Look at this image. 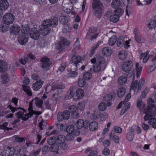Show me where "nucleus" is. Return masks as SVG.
<instances>
[{"instance_id": "obj_1", "label": "nucleus", "mask_w": 156, "mask_h": 156, "mask_svg": "<svg viewBox=\"0 0 156 156\" xmlns=\"http://www.w3.org/2000/svg\"><path fill=\"white\" fill-rule=\"evenodd\" d=\"M58 18L53 19L44 20L42 23V27L40 29V33L41 35L45 36L49 34L51 30V27H55L58 24Z\"/></svg>"}, {"instance_id": "obj_2", "label": "nucleus", "mask_w": 156, "mask_h": 156, "mask_svg": "<svg viewBox=\"0 0 156 156\" xmlns=\"http://www.w3.org/2000/svg\"><path fill=\"white\" fill-rule=\"evenodd\" d=\"M20 148V146L16 147L15 148L12 147H6L2 152V156H12L16 151L19 154Z\"/></svg>"}, {"instance_id": "obj_3", "label": "nucleus", "mask_w": 156, "mask_h": 156, "mask_svg": "<svg viewBox=\"0 0 156 156\" xmlns=\"http://www.w3.org/2000/svg\"><path fill=\"white\" fill-rule=\"evenodd\" d=\"M133 65L132 61H128L125 62L122 66V70L126 72V76L127 77L130 78L133 75V72L131 70Z\"/></svg>"}, {"instance_id": "obj_4", "label": "nucleus", "mask_w": 156, "mask_h": 156, "mask_svg": "<svg viewBox=\"0 0 156 156\" xmlns=\"http://www.w3.org/2000/svg\"><path fill=\"white\" fill-rule=\"evenodd\" d=\"M28 28L24 27H23L22 33H20L18 38L19 42L22 45L25 44L28 41V34L29 32Z\"/></svg>"}, {"instance_id": "obj_5", "label": "nucleus", "mask_w": 156, "mask_h": 156, "mask_svg": "<svg viewBox=\"0 0 156 156\" xmlns=\"http://www.w3.org/2000/svg\"><path fill=\"white\" fill-rule=\"evenodd\" d=\"M28 113L23 114L22 118V119L24 121L28 120L29 118H30L33 115L35 114L37 115H40L41 114V112L33 110V105L32 102L29 103V107L28 108Z\"/></svg>"}, {"instance_id": "obj_6", "label": "nucleus", "mask_w": 156, "mask_h": 156, "mask_svg": "<svg viewBox=\"0 0 156 156\" xmlns=\"http://www.w3.org/2000/svg\"><path fill=\"white\" fill-rule=\"evenodd\" d=\"M92 8L95 10L94 15L100 18L102 14V7L103 6L102 4L100 1L93 3L92 4Z\"/></svg>"}, {"instance_id": "obj_7", "label": "nucleus", "mask_w": 156, "mask_h": 156, "mask_svg": "<svg viewBox=\"0 0 156 156\" xmlns=\"http://www.w3.org/2000/svg\"><path fill=\"white\" fill-rule=\"evenodd\" d=\"M70 116L69 112L68 110H65L63 112H58L57 118L58 121H62L63 120H67L69 119Z\"/></svg>"}, {"instance_id": "obj_8", "label": "nucleus", "mask_w": 156, "mask_h": 156, "mask_svg": "<svg viewBox=\"0 0 156 156\" xmlns=\"http://www.w3.org/2000/svg\"><path fill=\"white\" fill-rule=\"evenodd\" d=\"M147 102L148 106L147 107V109L145 110V112L148 113L151 112V114L152 115L154 112L156 111V108L153 104L154 101L152 99L149 98L148 99Z\"/></svg>"}, {"instance_id": "obj_9", "label": "nucleus", "mask_w": 156, "mask_h": 156, "mask_svg": "<svg viewBox=\"0 0 156 156\" xmlns=\"http://www.w3.org/2000/svg\"><path fill=\"white\" fill-rule=\"evenodd\" d=\"M14 18V15L12 13H7L4 16L3 21L4 24L9 25L13 23Z\"/></svg>"}, {"instance_id": "obj_10", "label": "nucleus", "mask_w": 156, "mask_h": 156, "mask_svg": "<svg viewBox=\"0 0 156 156\" xmlns=\"http://www.w3.org/2000/svg\"><path fill=\"white\" fill-rule=\"evenodd\" d=\"M51 87V89L50 90L51 91H52L57 89L55 94H53V98H54L55 100L56 101L58 100L59 99V97L58 96V89L64 88V86L62 84L58 85L57 84H56L54 85H52Z\"/></svg>"}, {"instance_id": "obj_11", "label": "nucleus", "mask_w": 156, "mask_h": 156, "mask_svg": "<svg viewBox=\"0 0 156 156\" xmlns=\"http://www.w3.org/2000/svg\"><path fill=\"white\" fill-rule=\"evenodd\" d=\"M8 107L11 110L12 113L15 112L19 109H21V110L19 111L18 112L16 113L17 117L19 118H22L24 114V112L25 111V109L23 108H15L11 105H9L8 106Z\"/></svg>"}, {"instance_id": "obj_12", "label": "nucleus", "mask_w": 156, "mask_h": 156, "mask_svg": "<svg viewBox=\"0 0 156 156\" xmlns=\"http://www.w3.org/2000/svg\"><path fill=\"white\" fill-rule=\"evenodd\" d=\"M106 67L105 60L101 62L100 63H96L94 65L93 70L95 73H98L100 71L101 69L104 70Z\"/></svg>"}, {"instance_id": "obj_13", "label": "nucleus", "mask_w": 156, "mask_h": 156, "mask_svg": "<svg viewBox=\"0 0 156 156\" xmlns=\"http://www.w3.org/2000/svg\"><path fill=\"white\" fill-rule=\"evenodd\" d=\"M69 44L70 42L66 39L63 38L60 42L56 44V48L57 49H60L61 50H63L66 47L69 46Z\"/></svg>"}, {"instance_id": "obj_14", "label": "nucleus", "mask_w": 156, "mask_h": 156, "mask_svg": "<svg viewBox=\"0 0 156 156\" xmlns=\"http://www.w3.org/2000/svg\"><path fill=\"white\" fill-rule=\"evenodd\" d=\"M42 64V68L44 70H47L49 69L51 63L49 59L46 57L42 58L41 59Z\"/></svg>"}, {"instance_id": "obj_15", "label": "nucleus", "mask_w": 156, "mask_h": 156, "mask_svg": "<svg viewBox=\"0 0 156 156\" xmlns=\"http://www.w3.org/2000/svg\"><path fill=\"white\" fill-rule=\"evenodd\" d=\"M154 58L151 60L153 62V65L151 66L147 70L148 73H150L153 71L156 67V49L154 50L151 55Z\"/></svg>"}, {"instance_id": "obj_16", "label": "nucleus", "mask_w": 156, "mask_h": 156, "mask_svg": "<svg viewBox=\"0 0 156 156\" xmlns=\"http://www.w3.org/2000/svg\"><path fill=\"white\" fill-rule=\"evenodd\" d=\"M29 34L30 37L34 40L37 39L40 34L41 35L40 33V30L38 31L35 27L31 29Z\"/></svg>"}, {"instance_id": "obj_17", "label": "nucleus", "mask_w": 156, "mask_h": 156, "mask_svg": "<svg viewBox=\"0 0 156 156\" xmlns=\"http://www.w3.org/2000/svg\"><path fill=\"white\" fill-rule=\"evenodd\" d=\"M50 150L51 151L55 152L57 154H60L62 153L61 150L59 148V145L57 144L51 146Z\"/></svg>"}, {"instance_id": "obj_18", "label": "nucleus", "mask_w": 156, "mask_h": 156, "mask_svg": "<svg viewBox=\"0 0 156 156\" xmlns=\"http://www.w3.org/2000/svg\"><path fill=\"white\" fill-rule=\"evenodd\" d=\"M145 104L142 101L141 99H138L137 103L136 106L139 110L143 112L144 113H147V112H145V109H147V108H145Z\"/></svg>"}, {"instance_id": "obj_19", "label": "nucleus", "mask_w": 156, "mask_h": 156, "mask_svg": "<svg viewBox=\"0 0 156 156\" xmlns=\"http://www.w3.org/2000/svg\"><path fill=\"white\" fill-rule=\"evenodd\" d=\"M30 102H32V103L33 102L34 103L36 106L38 108H41L42 107L43 101L41 99L39 98H35L31 101H30L29 103Z\"/></svg>"}, {"instance_id": "obj_20", "label": "nucleus", "mask_w": 156, "mask_h": 156, "mask_svg": "<svg viewBox=\"0 0 156 156\" xmlns=\"http://www.w3.org/2000/svg\"><path fill=\"white\" fill-rule=\"evenodd\" d=\"M43 83V81L40 80L37 81L33 84L32 88L34 90H37L42 87Z\"/></svg>"}, {"instance_id": "obj_21", "label": "nucleus", "mask_w": 156, "mask_h": 156, "mask_svg": "<svg viewBox=\"0 0 156 156\" xmlns=\"http://www.w3.org/2000/svg\"><path fill=\"white\" fill-rule=\"evenodd\" d=\"M115 133L113 131H112L109 135V139L110 140H113L115 143H118L119 140V137L115 135Z\"/></svg>"}, {"instance_id": "obj_22", "label": "nucleus", "mask_w": 156, "mask_h": 156, "mask_svg": "<svg viewBox=\"0 0 156 156\" xmlns=\"http://www.w3.org/2000/svg\"><path fill=\"white\" fill-rule=\"evenodd\" d=\"M69 109L70 112L73 115V117L74 118H77L78 116V113L77 112L76 108L74 105H71L69 106Z\"/></svg>"}, {"instance_id": "obj_23", "label": "nucleus", "mask_w": 156, "mask_h": 156, "mask_svg": "<svg viewBox=\"0 0 156 156\" xmlns=\"http://www.w3.org/2000/svg\"><path fill=\"white\" fill-rule=\"evenodd\" d=\"M9 6V3L7 0H1L0 1V10H5Z\"/></svg>"}, {"instance_id": "obj_24", "label": "nucleus", "mask_w": 156, "mask_h": 156, "mask_svg": "<svg viewBox=\"0 0 156 156\" xmlns=\"http://www.w3.org/2000/svg\"><path fill=\"white\" fill-rule=\"evenodd\" d=\"M20 30V27L17 25L12 26L10 28V31L15 35H17Z\"/></svg>"}, {"instance_id": "obj_25", "label": "nucleus", "mask_w": 156, "mask_h": 156, "mask_svg": "<svg viewBox=\"0 0 156 156\" xmlns=\"http://www.w3.org/2000/svg\"><path fill=\"white\" fill-rule=\"evenodd\" d=\"M105 60L104 58L101 55H97L96 56L92 58L91 60V62L92 63H95L96 62V63H100V62Z\"/></svg>"}, {"instance_id": "obj_26", "label": "nucleus", "mask_w": 156, "mask_h": 156, "mask_svg": "<svg viewBox=\"0 0 156 156\" xmlns=\"http://www.w3.org/2000/svg\"><path fill=\"white\" fill-rule=\"evenodd\" d=\"M82 59L80 56L78 55H74L72 58V61L73 63L76 65V67L78 64L81 61Z\"/></svg>"}, {"instance_id": "obj_27", "label": "nucleus", "mask_w": 156, "mask_h": 156, "mask_svg": "<svg viewBox=\"0 0 156 156\" xmlns=\"http://www.w3.org/2000/svg\"><path fill=\"white\" fill-rule=\"evenodd\" d=\"M88 31L91 36V40L95 39L97 38L98 34L96 33V28L91 27L89 29Z\"/></svg>"}, {"instance_id": "obj_28", "label": "nucleus", "mask_w": 156, "mask_h": 156, "mask_svg": "<svg viewBox=\"0 0 156 156\" xmlns=\"http://www.w3.org/2000/svg\"><path fill=\"white\" fill-rule=\"evenodd\" d=\"M7 68V63L3 60H0V72H3L5 71Z\"/></svg>"}, {"instance_id": "obj_29", "label": "nucleus", "mask_w": 156, "mask_h": 156, "mask_svg": "<svg viewBox=\"0 0 156 156\" xmlns=\"http://www.w3.org/2000/svg\"><path fill=\"white\" fill-rule=\"evenodd\" d=\"M135 69L136 77L139 78L142 73V68L138 63H136L135 64Z\"/></svg>"}, {"instance_id": "obj_30", "label": "nucleus", "mask_w": 156, "mask_h": 156, "mask_svg": "<svg viewBox=\"0 0 156 156\" xmlns=\"http://www.w3.org/2000/svg\"><path fill=\"white\" fill-rule=\"evenodd\" d=\"M98 127V124L96 121L90 122L89 125V127L90 131H93L96 130Z\"/></svg>"}, {"instance_id": "obj_31", "label": "nucleus", "mask_w": 156, "mask_h": 156, "mask_svg": "<svg viewBox=\"0 0 156 156\" xmlns=\"http://www.w3.org/2000/svg\"><path fill=\"white\" fill-rule=\"evenodd\" d=\"M140 86L138 82L136 80L134 82H133L131 85V88L135 92L137 90V91L138 92L140 88Z\"/></svg>"}, {"instance_id": "obj_32", "label": "nucleus", "mask_w": 156, "mask_h": 156, "mask_svg": "<svg viewBox=\"0 0 156 156\" xmlns=\"http://www.w3.org/2000/svg\"><path fill=\"white\" fill-rule=\"evenodd\" d=\"M103 55L106 56L110 55L112 53V51L111 48L108 47L104 48L102 51Z\"/></svg>"}, {"instance_id": "obj_33", "label": "nucleus", "mask_w": 156, "mask_h": 156, "mask_svg": "<svg viewBox=\"0 0 156 156\" xmlns=\"http://www.w3.org/2000/svg\"><path fill=\"white\" fill-rule=\"evenodd\" d=\"M134 133L133 129L132 128H131L127 134V139L130 141H132L134 137Z\"/></svg>"}, {"instance_id": "obj_34", "label": "nucleus", "mask_w": 156, "mask_h": 156, "mask_svg": "<svg viewBox=\"0 0 156 156\" xmlns=\"http://www.w3.org/2000/svg\"><path fill=\"white\" fill-rule=\"evenodd\" d=\"M116 41V44L119 47H122L125 45V40L122 37H119Z\"/></svg>"}, {"instance_id": "obj_35", "label": "nucleus", "mask_w": 156, "mask_h": 156, "mask_svg": "<svg viewBox=\"0 0 156 156\" xmlns=\"http://www.w3.org/2000/svg\"><path fill=\"white\" fill-rule=\"evenodd\" d=\"M22 87L23 90L29 96L32 95V93L29 86L23 85Z\"/></svg>"}, {"instance_id": "obj_36", "label": "nucleus", "mask_w": 156, "mask_h": 156, "mask_svg": "<svg viewBox=\"0 0 156 156\" xmlns=\"http://www.w3.org/2000/svg\"><path fill=\"white\" fill-rule=\"evenodd\" d=\"M125 90L124 88L121 87L119 88L117 91V95L119 97H123L125 94Z\"/></svg>"}, {"instance_id": "obj_37", "label": "nucleus", "mask_w": 156, "mask_h": 156, "mask_svg": "<svg viewBox=\"0 0 156 156\" xmlns=\"http://www.w3.org/2000/svg\"><path fill=\"white\" fill-rule=\"evenodd\" d=\"M149 51H147L145 53H143L141 55L140 57V59H143V62L144 63H146L148 60L149 57L147 56V55L149 53Z\"/></svg>"}, {"instance_id": "obj_38", "label": "nucleus", "mask_w": 156, "mask_h": 156, "mask_svg": "<svg viewBox=\"0 0 156 156\" xmlns=\"http://www.w3.org/2000/svg\"><path fill=\"white\" fill-rule=\"evenodd\" d=\"M119 17L116 12H114L113 14L111 16L110 19L111 21L115 23L118 20Z\"/></svg>"}, {"instance_id": "obj_39", "label": "nucleus", "mask_w": 156, "mask_h": 156, "mask_svg": "<svg viewBox=\"0 0 156 156\" xmlns=\"http://www.w3.org/2000/svg\"><path fill=\"white\" fill-rule=\"evenodd\" d=\"M76 127L79 129H80L83 127L86 128V127L84 126V121L81 119H79L77 120L76 123Z\"/></svg>"}, {"instance_id": "obj_40", "label": "nucleus", "mask_w": 156, "mask_h": 156, "mask_svg": "<svg viewBox=\"0 0 156 156\" xmlns=\"http://www.w3.org/2000/svg\"><path fill=\"white\" fill-rule=\"evenodd\" d=\"M66 138L63 135H59L56 138L57 143L58 144H63L65 142Z\"/></svg>"}, {"instance_id": "obj_41", "label": "nucleus", "mask_w": 156, "mask_h": 156, "mask_svg": "<svg viewBox=\"0 0 156 156\" xmlns=\"http://www.w3.org/2000/svg\"><path fill=\"white\" fill-rule=\"evenodd\" d=\"M127 52L126 51H122L119 53V57L121 60H124L127 57Z\"/></svg>"}, {"instance_id": "obj_42", "label": "nucleus", "mask_w": 156, "mask_h": 156, "mask_svg": "<svg viewBox=\"0 0 156 156\" xmlns=\"http://www.w3.org/2000/svg\"><path fill=\"white\" fill-rule=\"evenodd\" d=\"M76 94L78 98H82L84 95L83 90L81 88H78L76 91Z\"/></svg>"}, {"instance_id": "obj_43", "label": "nucleus", "mask_w": 156, "mask_h": 156, "mask_svg": "<svg viewBox=\"0 0 156 156\" xmlns=\"http://www.w3.org/2000/svg\"><path fill=\"white\" fill-rule=\"evenodd\" d=\"M66 131L67 134L75 133L74 127L73 125L68 126L66 129Z\"/></svg>"}, {"instance_id": "obj_44", "label": "nucleus", "mask_w": 156, "mask_h": 156, "mask_svg": "<svg viewBox=\"0 0 156 156\" xmlns=\"http://www.w3.org/2000/svg\"><path fill=\"white\" fill-rule=\"evenodd\" d=\"M101 44V42H98L97 44H95L91 48V50L90 51V56H92L93 55L94 53L95 49L97 48Z\"/></svg>"}, {"instance_id": "obj_45", "label": "nucleus", "mask_w": 156, "mask_h": 156, "mask_svg": "<svg viewBox=\"0 0 156 156\" xmlns=\"http://www.w3.org/2000/svg\"><path fill=\"white\" fill-rule=\"evenodd\" d=\"M108 115L106 113H98V116H96V117L99 118L101 120H105L108 118Z\"/></svg>"}, {"instance_id": "obj_46", "label": "nucleus", "mask_w": 156, "mask_h": 156, "mask_svg": "<svg viewBox=\"0 0 156 156\" xmlns=\"http://www.w3.org/2000/svg\"><path fill=\"white\" fill-rule=\"evenodd\" d=\"M127 81V79L124 76H121L118 79V82L120 85H123L126 83Z\"/></svg>"}, {"instance_id": "obj_47", "label": "nucleus", "mask_w": 156, "mask_h": 156, "mask_svg": "<svg viewBox=\"0 0 156 156\" xmlns=\"http://www.w3.org/2000/svg\"><path fill=\"white\" fill-rule=\"evenodd\" d=\"M91 70V69L87 73H85L83 75V78L86 80H89L90 79L92 76V75L90 73Z\"/></svg>"}, {"instance_id": "obj_48", "label": "nucleus", "mask_w": 156, "mask_h": 156, "mask_svg": "<svg viewBox=\"0 0 156 156\" xmlns=\"http://www.w3.org/2000/svg\"><path fill=\"white\" fill-rule=\"evenodd\" d=\"M156 26V20H151L147 24L148 27L151 29L155 28Z\"/></svg>"}, {"instance_id": "obj_49", "label": "nucleus", "mask_w": 156, "mask_h": 156, "mask_svg": "<svg viewBox=\"0 0 156 156\" xmlns=\"http://www.w3.org/2000/svg\"><path fill=\"white\" fill-rule=\"evenodd\" d=\"M120 5V3L118 0H114L111 3L112 7L113 8L117 9Z\"/></svg>"}, {"instance_id": "obj_50", "label": "nucleus", "mask_w": 156, "mask_h": 156, "mask_svg": "<svg viewBox=\"0 0 156 156\" xmlns=\"http://www.w3.org/2000/svg\"><path fill=\"white\" fill-rule=\"evenodd\" d=\"M117 41V37L116 36H113L109 40L108 44L110 45L113 46Z\"/></svg>"}, {"instance_id": "obj_51", "label": "nucleus", "mask_w": 156, "mask_h": 156, "mask_svg": "<svg viewBox=\"0 0 156 156\" xmlns=\"http://www.w3.org/2000/svg\"><path fill=\"white\" fill-rule=\"evenodd\" d=\"M85 80L83 78H79L78 82V86L80 87H83L86 83Z\"/></svg>"}, {"instance_id": "obj_52", "label": "nucleus", "mask_w": 156, "mask_h": 156, "mask_svg": "<svg viewBox=\"0 0 156 156\" xmlns=\"http://www.w3.org/2000/svg\"><path fill=\"white\" fill-rule=\"evenodd\" d=\"M56 141V138L54 136L49 137L47 140L48 143L49 144L51 145V146L54 144L55 143Z\"/></svg>"}, {"instance_id": "obj_53", "label": "nucleus", "mask_w": 156, "mask_h": 156, "mask_svg": "<svg viewBox=\"0 0 156 156\" xmlns=\"http://www.w3.org/2000/svg\"><path fill=\"white\" fill-rule=\"evenodd\" d=\"M130 105V103L128 102L126 103L125 105L123 107L122 110L121 114L123 115L129 108Z\"/></svg>"}, {"instance_id": "obj_54", "label": "nucleus", "mask_w": 156, "mask_h": 156, "mask_svg": "<svg viewBox=\"0 0 156 156\" xmlns=\"http://www.w3.org/2000/svg\"><path fill=\"white\" fill-rule=\"evenodd\" d=\"M135 39L137 42L142 43L143 41V39L140 34L135 36Z\"/></svg>"}, {"instance_id": "obj_55", "label": "nucleus", "mask_w": 156, "mask_h": 156, "mask_svg": "<svg viewBox=\"0 0 156 156\" xmlns=\"http://www.w3.org/2000/svg\"><path fill=\"white\" fill-rule=\"evenodd\" d=\"M9 77L8 76L3 74L2 76V81L3 84H6L7 83L9 80Z\"/></svg>"}, {"instance_id": "obj_56", "label": "nucleus", "mask_w": 156, "mask_h": 156, "mask_svg": "<svg viewBox=\"0 0 156 156\" xmlns=\"http://www.w3.org/2000/svg\"><path fill=\"white\" fill-rule=\"evenodd\" d=\"M13 139H14L15 141L16 142L18 143H21L24 141L25 139L23 138L17 136H13Z\"/></svg>"}, {"instance_id": "obj_57", "label": "nucleus", "mask_w": 156, "mask_h": 156, "mask_svg": "<svg viewBox=\"0 0 156 156\" xmlns=\"http://www.w3.org/2000/svg\"><path fill=\"white\" fill-rule=\"evenodd\" d=\"M99 109L101 111H104L106 108V105L104 102H101L98 106Z\"/></svg>"}, {"instance_id": "obj_58", "label": "nucleus", "mask_w": 156, "mask_h": 156, "mask_svg": "<svg viewBox=\"0 0 156 156\" xmlns=\"http://www.w3.org/2000/svg\"><path fill=\"white\" fill-rule=\"evenodd\" d=\"M149 124L152 125L154 127H156V118H151L148 121Z\"/></svg>"}, {"instance_id": "obj_59", "label": "nucleus", "mask_w": 156, "mask_h": 156, "mask_svg": "<svg viewBox=\"0 0 156 156\" xmlns=\"http://www.w3.org/2000/svg\"><path fill=\"white\" fill-rule=\"evenodd\" d=\"M76 135V133L68 134L66 136V139L68 141L72 140L74 138Z\"/></svg>"}, {"instance_id": "obj_60", "label": "nucleus", "mask_w": 156, "mask_h": 156, "mask_svg": "<svg viewBox=\"0 0 156 156\" xmlns=\"http://www.w3.org/2000/svg\"><path fill=\"white\" fill-rule=\"evenodd\" d=\"M8 123L7 122H5L4 124L2 125H0V128L1 129H3L5 130H9V129H12V128H9L7 127L8 125Z\"/></svg>"}, {"instance_id": "obj_61", "label": "nucleus", "mask_w": 156, "mask_h": 156, "mask_svg": "<svg viewBox=\"0 0 156 156\" xmlns=\"http://www.w3.org/2000/svg\"><path fill=\"white\" fill-rule=\"evenodd\" d=\"M59 21L61 23L64 24H66L68 22L66 17L65 16H62L59 18Z\"/></svg>"}, {"instance_id": "obj_62", "label": "nucleus", "mask_w": 156, "mask_h": 156, "mask_svg": "<svg viewBox=\"0 0 156 156\" xmlns=\"http://www.w3.org/2000/svg\"><path fill=\"white\" fill-rule=\"evenodd\" d=\"M85 107L84 103L82 102H80L77 105V110H80V111L83 110Z\"/></svg>"}, {"instance_id": "obj_63", "label": "nucleus", "mask_w": 156, "mask_h": 156, "mask_svg": "<svg viewBox=\"0 0 156 156\" xmlns=\"http://www.w3.org/2000/svg\"><path fill=\"white\" fill-rule=\"evenodd\" d=\"M77 73L75 71H73L70 73H68L67 75L68 77L75 78L77 75Z\"/></svg>"}, {"instance_id": "obj_64", "label": "nucleus", "mask_w": 156, "mask_h": 156, "mask_svg": "<svg viewBox=\"0 0 156 156\" xmlns=\"http://www.w3.org/2000/svg\"><path fill=\"white\" fill-rule=\"evenodd\" d=\"M66 66V62H63L61 64V66L58 68V70L62 72L64 70Z\"/></svg>"}]
</instances>
